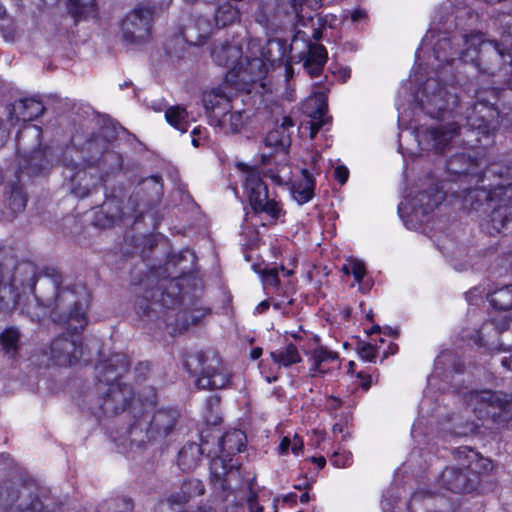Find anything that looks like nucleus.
Here are the masks:
<instances>
[{
  "instance_id": "57",
  "label": "nucleus",
  "mask_w": 512,
  "mask_h": 512,
  "mask_svg": "<svg viewBox=\"0 0 512 512\" xmlns=\"http://www.w3.org/2000/svg\"><path fill=\"white\" fill-rule=\"evenodd\" d=\"M355 363L353 361H349L347 373L352 374L354 372Z\"/></svg>"
},
{
  "instance_id": "48",
  "label": "nucleus",
  "mask_w": 512,
  "mask_h": 512,
  "mask_svg": "<svg viewBox=\"0 0 512 512\" xmlns=\"http://www.w3.org/2000/svg\"><path fill=\"white\" fill-rule=\"evenodd\" d=\"M24 133L35 135L38 137L40 135V129L35 125H31L25 129Z\"/></svg>"
},
{
  "instance_id": "7",
  "label": "nucleus",
  "mask_w": 512,
  "mask_h": 512,
  "mask_svg": "<svg viewBox=\"0 0 512 512\" xmlns=\"http://www.w3.org/2000/svg\"><path fill=\"white\" fill-rule=\"evenodd\" d=\"M476 343L499 351L512 350V318L486 322L478 331Z\"/></svg>"
},
{
  "instance_id": "37",
  "label": "nucleus",
  "mask_w": 512,
  "mask_h": 512,
  "mask_svg": "<svg viewBox=\"0 0 512 512\" xmlns=\"http://www.w3.org/2000/svg\"><path fill=\"white\" fill-rule=\"evenodd\" d=\"M359 357L366 362L374 361L377 353V348L371 343H359L357 347Z\"/></svg>"
},
{
  "instance_id": "53",
  "label": "nucleus",
  "mask_w": 512,
  "mask_h": 512,
  "mask_svg": "<svg viewBox=\"0 0 512 512\" xmlns=\"http://www.w3.org/2000/svg\"><path fill=\"white\" fill-rule=\"evenodd\" d=\"M188 485H189V486H195V489L197 490V491H196V493H197V494H199V495H200V494H202V493H203V488H202V486H201L200 482H198V481H191V482H189V484H188Z\"/></svg>"
},
{
  "instance_id": "10",
  "label": "nucleus",
  "mask_w": 512,
  "mask_h": 512,
  "mask_svg": "<svg viewBox=\"0 0 512 512\" xmlns=\"http://www.w3.org/2000/svg\"><path fill=\"white\" fill-rule=\"evenodd\" d=\"M152 12L148 8H136L122 21L123 38L131 43L146 39L150 34Z\"/></svg>"
},
{
  "instance_id": "24",
  "label": "nucleus",
  "mask_w": 512,
  "mask_h": 512,
  "mask_svg": "<svg viewBox=\"0 0 512 512\" xmlns=\"http://www.w3.org/2000/svg\"><path fill=\"white\" fill-rule=\"evenodd\" d=\"M246 436L241 430L234 429L226 433L219 442L222 453L235 454L243 451Z\"/></svg>"
},
{
  "instance_id": "9",
  "label": "nucleus",
  "mask_w": 512,
  "mask_h": 512,
  "mask_svg": "<svg viewBox=\"0 0 512 512\" xmlns=\"http://www.w3.org/2000/svg\"><path fill=\"white\" fill-rule=\"evenodd\" d=\"M444 200V193L434 187L428 192H423L412 199H405L398 206V212L401 217H411L419 219L420 216L427 215L438 204Z\"/></svg>"
},
{
  "instance_id": "42",
  "label": "nucleus",
  "mask_w": 512,
  "mask_h": 512,
  "mask_svg": "<svg viewBox=\"0 0 512 512\" xmlns=\"http://www.w3.org/2000/svg\"><path fill=\"white\" fill-rule=\"evenodd\" d=\"M334 176L341 184H344L348 179L349 171L345 166H337L334 171Z\"/></svg>"
},
{
  "instance_id": "2",
  "label": "nucleus",
  "mask_w": 512,
  "mask_h": 512,
  "mask_svg": "<svg viewBox=\"0 0 512 512\" xmlns=\"http://www.w3.org/2000/svg\"><path fill=\"white\" fill-rule=\"evenodd\" d=\"M128 366V360L120 354L112 356L109 362H101L95 366L97 391L102 400L100 408L105 414H118L129 403L132 395L130 388L118 382V377Z\"/></svg>"
},
{
  "instance_id": "46",
  "label": "nucleus",
  "mask_w": 512,
  "mask_h": 512,
  "mask_svg": "<svg viewBox=\"0 0 512 512\" xmlns=\"http://www.w3.org/2000/svg\"><path fill=\"white\" fill-rule=\"evenodd\" d=\"M42 506L41 503L36 500L34 501L30 507H27L24 510H21L20 512H41Z\"/></svg>"
},
{
  "instance_id": "26",
  "label": "nucleus",
  "mask_w": 512,
  "mask_h": 512,
  "mask_svg": "<svg viewBox=\"0 0 512 512\" xmlns=\"http://www.w3.org/2000/svg\"><path fill=\"white\" fill-rule=\"evenodd\" d=\"M442 481L451 491L462 492L467 489L468 478L462 470L446 468L442 473Z\"/></svg>"
},
{
  "instance_id": "4",
  "label": "nucleus",
  "mask_w": 512,
  "mask_h": 512,
  "mask_svg": "<svg viewBox=\"0 0 512 512\" xmlns=\"http://www.w3.org/2000/svg\"><path fill=\"white\" fill-rule=\"evenodd\" d=\"M236 167L244 182L245 194L253 210V217L263 220V226L276 223L284 212L279 202L268 197L267 187L259 172L244 163H237Z\"/></svg>"
},
{
  "instance_id": "64",
  "label": "nucleus",
  "mask_w": 512,
  "mask_h": 512,
  "mask_svg": "<svg viewBox=\"0 0 512 512\" xmlns=\"http://www.w3.org/2000/svg\"><path fill=\"white\" fill-rule=\"evenodd\" d=\"M219 460L218 459H214L212 461V467L216 466L218 464Z\"/></svg>"
},
{
  "instance_id": "50",
  "label": "nucleus",
  "mask_w": 512,
  "mask_h": 512,
  "mask_svg": "<svg viewBox=\"0 0 512 512\" xmlns=\"http://www.w3.org/2000/svg\"><path fill=\"white\" fill-rule=\"evenodd\" d=\"M502 365L508 370L512 371V354L509 357H505L502 359Z\"/></svg>"
},
{
  "instance_id": "19",
  "label": "nucleus",
  "mask_w": 512,
  "mask_h": 512,
  "mask_svg": "<svg viewBox=\"0 0 512 512\" xmlns=\"http://www.w3.org/2000/svg\"><path fill=\"white\" fill-rule=\"evenodd\" d=\"M149 420L150 414L146 412L131 426L127 439L131 449L141 448L147 442L156 439L153 430L148 426Z\"/></svg>"
},
{
  "instance_id": "41",
  "label": "nucleus",
  "mask_w": 512,
  "mask_h": 512,
  "mask_svg": "<svg viewBox=\"0 0 512 512\" xmlns=\"http://www.w3.org/2000/svg\"><path fill=\"white\" fill-rule=\"evenodd\" d=\"M288 170L287 167H282L278 174H271L270 178L278 185H283L288 183L289 177L284 172Z\"/></svg>"
},
{
  "instance_id": "3",
  "label": "nucleus",
  "mask_w": 512,
  "mask_h": 512,
  "mask_svg": "<svg viewBox=\"0 0 512 512\" xmlns=\"http://www.w3.org/2000/svg\"><path fill=\"white\" fill-rule=\"evenodd\" d=\"M466 49L460 58L475 63L484 74L512 76V54L506 53L498 44L485 41L480 33L465 39Z\"/></svg>"
},
{
  "instance_id": "51",
  "label": "nucleus",
  "mask_w": 512,
  "mask_h": 512,
  "mask_svg": "<svg viewBox=\"0 0 512 512\" xmlns=\"http://www.w3.org/2000/svg\"><path fill=\"white\" fill-rule=\"evenodd\" d=\"M249 506H250V512H262L263 511V508L260 505H258L256 502H254L253 500H250Z\"/></svg>"
},
{
  "instance_id": "54",
  "label": "nucleus",
  "mask_w": 512,
  "mask_h": 512,
  "mask_svg": "<svg viewBox=\"0 0 512 512\" xmlns=\"http://www.w3.org/2000/svg\"><path fill=\"white\" fill-rule=\"evenodd\" d=\"M262 355V349L261 348H254L251 351V358L256 360Z\"/></svg>"
},
{
  "instance_id": "1",
  "label": "nucleus",
  "mask_w": 512,
  "mask_h": 512,
  "mask_svg": "<svg viewBox=\"0 0 512 512\" xmlns=\"http://www.w3.org/2000/svg\"><path fill=\"white\" fill-rule=\"evenodd\" d=\"M212 57L218 65L229 68L226 78L231 82H236L234 78L243 83L254 82L276 63H284L286 81L294 73L286 42L280 39L269 40L265 46L258 40L249 41L244 59L241 48L236 45L215 46Z\"/></svg>"
},
{
  "instance_id": "60",
  "label": "nucleus",
  "mask_w": 512,
  "mask_h": 512,
  "mask_svg": "<svg viewBox=\"0 0 512 512\" xmlns=\"http://www.w3.org/2000/svg\"><path fill=\"white\" fill-rule=\"evenodd\" d=\"M281 270L286 276H290L293 273L292 270H286L284 267Z\"/></svg>"
},
{
  "instance_id": "32",
  "label": "nucleus",
  "mask_w": 512,
  "mask_h": 512,
  "mask_svg": "<svg viewBox=\"0 0 512 512\" xmlns=\"http://www.w3.org/2000/svg\"><path fill=\"white\" fill-rule=\"evenodd\" d=\"M200 457V449L196 444L185 446L179 453V464L185 470L193 468Z\"/></svg>"
},
{
  "instance_id": "35",
  "label": "nucleus",
  "mask_w": 512,
  "mask_h": 512,
  "mask_svg": "<svg viewBox=\"0 0 512 512\" xmlns=\"http://www.w3.org/2000/svg\"><path fill=\"white\" fill-rule=\"evenodd\" d=\"M331 462L338 468L349 467L353 462V455L350 451L338 450L332 455Z\"/></svg>"
},
{
  "instance_id": "28",
  "label": "nucleus",
  "mask_w": 512,
  "mask_h": 512,
  "mask_svg": "<svg viewBox=\"0 0 512 512\" xmlns=\"http://www.w3.org/2000/svg\"><path fill=\"white\" fill-rule=\"evenodd\" d=\"M165 118L171 126L181 132L187 131L191 120L188 112L181 106H174L167 109Z\"/></svg>"
},
{
  "instance_id": "17",
  "label": "nucleus",
  "mask_w": 512,
  "mask_h": 512,
  "mask_svg": "<svg viewBox=\"0 0 512 512\" xmlns=\"http://www.w3.org/2000/svg\"><path fill=\"white\" fill-rule=\"evenodd\" d=\"M10 269L0 265V311L8 312L17 305L19 293Z\"/></svg>"
},
{
  "instance_id": "22",
  "label": "nucleus",
  "mask_w": 512,
  "mask_h": 512,
  "mask_svg": "<svg viewBox=\"0 0 512 512\" xmlns=\"http://www.w3.org/2000/svg\"><path fill=\"white\" fill-rule=\"evenodd\" d=\"M293 121L288 116H283L280 129L270 131L265 139V145L273 148L284 149L290 144V135L288 129L293 127Z\"/></svg>"
},
{
  "instance_id": "20",
  "label": "nucleus",
  "mask_w": 512,
  "mask_h": 512,
  "mask_svg": "<svg viewBox=\"0 0 512 512\" xmlns=\"http://www.w3.org/2000/svg\"><path fill=\"white\" fill-rule=\"evenodd\" d=\"M315 182L312 174L307 170L301 171V177L291 185V194L298 204L309 202L314 196Z\"/></svg>"
},
{
  "instance_id": "45",
  "label": "nucleus",
  "mask_w": 512,
  "mask_h": 512,
  "mask_svg": "<svg viewBox=\"0 0 512 512\" xmlns=\"http://www.w3.org/2000/svg\"><path fill=\"white\" fill-rule=\"evenodd\" d=\"M191 495H192V493H191V492H187V491H185V492H184V495H183L180 499H175V498L171 497V498L168 500V503H167V504H163V506H162V511L164 512L163 508L168 507L170 502H175V503H177V504H182V503L187 502V501H188V499H189V497H190Z\"/></svg>"
},
{
  "instance_id": "58",
  "label": "nucleus",
  "mask_w": 512,
  "mask_h": 512,
  "mask_svg": "<svg viewBox=\"0 0 512 512\" xmlns=\"http://www.w3.org/2000/svg\"><path fill=\"white\" fill-rule=\"evenodd\" d=\"M309 501V494L308 493H303L301 496H300V502L302 503H306Z\"/></svg>"
},
{
  "instance_id": "47",
  "label": "nucleus",
  "mask_w": 512,
  "mask_h": 512,
  "mask_svg": "<svg viewBox=\"0 0 512 512\" xmlns=\"http://www.w3.org/2000/svg\"><path fill=\"white\" fill-rule=\"evenodd\" d=\"M270 304L268 301L264 300L262 302H260L256 308H255V312L256 313H262L264 312L265 310H267L269 308Z\"/></svg>"
},
{
  "instance_id": "6",
  "label": "nucleus",
  "mask_w": 512,
  "mask_h": 512,
  "mask_svg": "<svg viewBox=\"0 0 512 512\" xmlns=\"http://www.w3.org/2000/svg\"><path fill=\"white\" fill-rule=\"evenodd\" d=\"M206 108L210 109V124L219 128L225 134H235L241 131L247 122L246 111L234 110L230 100L215 93L205 98Z\"/></svg>"
},
{
  "instance_id": "29",
  "label": "nucleus",
  "mask_w": 512,
  "mask_h": 512,
  "mask_svg": "<svg viewBox=\"0 0 512 512\" xmlns=\"http://www.w3.org/2000/svg\"><path fill=\"white\" fill-rule=\"evenodd\" d=\"M490 304L499 310L512 309V285H507L488 294Z\"/></svg>"
},
{
  "instance_id": "27",
  "label": "nucleus",
  "mask_w": 512,
  "mask_h": 512,
  "mask_svg": "<svg viewBox=\"0 0 512 512\" xmlns=\"http://www.w3.org/2000/svg\"><path fill=\"white\" fill-rule=\"evenodd\" d=\"M20 332L15 327H8L0 334L1 350L8 357H14L19 349Z\"/></svg>"
},
{
  "instance_id": "39",
  "label": "nucleus",
  "mask_w": 512,
  "mask_h": 512,
  "mask_svg": "<svg viewBox=\"0 0 512 512\" xmlns=\"http://www.w3.org/2000/svg\"><path fill=\"white\" fill-rule=\"evenodd\" d=\"M26 206V198L20 190H15L12 192L10 197V207L15 212H21L25 209Z\"/></svg>"
},
{
  "instance_id": "36",
  "label": "nucleus",
  "mask_w": 512,
  "mask_h": 512,
  "mask_svg": "<svg viewBox=\"0 0 512 512\" xmlns=\"http://www.w3.org/2000/svg\"><path fill=\"white\" fill-rule=\"evenodd\" d=\"M469 459H471V464L469 465L472 471L477 472V468L480 467L484 471H488L492 469V463L489 459L480 457L477 453L472 450H469V454L467 455Z\"/></svg>"
},
{
  "instance_id": "63",
  "label": "nucleus",
  "mask_w": 512,
  "mask_h": 512,
  "mask_svg": "<svg viewBox=\"0 0 512 512\" xmlns=\"http://www.w3.org/2000/svg\"><path fill=\"white\" fill-rule=\"evenodd\" d=\"M200 134V128H194L193 129V135Z\"/></svg>"
},
{
  "instance_id": "40",
  "label": "nucleus",
  "mask_w": 512,
  "mask_h": 512,
  "mask_svg": "<svg viewBox=\"0 0 512 512\" xmlns=\"http://www.w3.org/2000/svg\"><path fill=\"white\" fill-rule=\"evenodd\" d=\"M262 281L266 287H276L279 283L278 271L276 268L264 270L262 272Z\"/></svg>"
},
{
  "instance_id": "49",
  "label": "nucleus",
  "mask_w": 512,
  "mask_h": 512,
  "mask_svg": "<svg viewBox=\"0 0 512 512\" xmlns=\"http://www.w3.org/2000/svg\"><path fill=\"white\" fill-rule=\"evenodd\" d=\"M311 461L314 462L320 469L326 465V459L324 457H312Z\"/></svg>"
},
{
  "instance_id": "52",
  "label": "nucleus",
  "mask_w": 512,
  "mask_h": 512,
  "mask_svg": "<svg viewBox=\"0 0 512 512\" xmlns=\"http://www.w3.org/2000/svg\"><path fill=\"white\" fill-rule=\"evenodd\" d=\"M352 21L357 22L364 18V13L361 11H354L351 15Z\"/></svg>"
},
{
  "instance_id": "38",
  "label": "nucleus",
  "mask_w": 512,
  "mask_h": 512,
  "mask_svg": "<svg viewBox=\"0 0 512 512\" xmlns=\"http://www.w3.org/2000/svg\"><path fill=\"white\" fill-rule=\"evenodd\" d=\"M351 274L354 276L356 282L360 283L366 274L365 264L356 258H349Z\"/></svg>"
},
{
  "instance_id": "23",
  "label": "nucleus",
  "mask_w": 512,
  "mask_h": 512,
  "mask_svg": "<svg viewBox=\"0 0 512 512\" xmlns=\"http://www.w3.org/2000/svg\"><path fill=\"white\" fill-rule=\"evenodd\" d=\"M175 415L170 411H158L150 415L148 426L153 430L155 438L168 435L175 425Z\"/></svg>"
},
{
  "instance_id": "12",
  "label": "nucleus",
  "mask_w": 512,
  "mask_h": 512,
  "mask_svg": "<svg viewBox=\"0 0 512 512\" xmlns=\"http://www.w3.org/2000/svg\"><path fill=\"white\" fill-rule=\"evenodd\" d=\"M499 92L492 88L488 90L480 89L476 92L477 103L473 108V113L476 112L481 114L480 123H477L474 120L473 116H469V124L473 128H477L483 131H487L490 128H494L495 126L492 124V120L495 117H498V111L493 107L492 100H496L498 98Z\"/></svg>"
},
{
  "instance_id": "18",
  "label": "nucleus",
  "mask_w": 512,
  "mask_h": 512,
  "mask_svg": "<svg viewBox=\"0 0 512 512\" xmlns=\"http://www.w3.org/2000/svg\"><path fill=\"white\" fill-rule=\"evenodd\" d=\"M306 109L312 118L310 121V137L313 139L317 132L329 122L326 116L327 104L325 95L317 93L306 101Z\"/></svg>"
},
{
  "instance_id": "31",
  "label": "nucleus",
  "mask_w": 512,
  "mask_h": 512,
  "mask_svg": "<svg viewBox=\"0 0 512 512\" xmlns=\"http://www.w3.org/2000/svg\"><path fill=\"white\" fill-rule=\"evenodd\" d=\"M238 19V9L229 3L221 5L215 13L216 24L220 27H226Z\"/></svg>"
},
{
  "instance_id": "14",
  "label": "nucleus",
  "mask_w": 512,
  "mask_h": 512,
  "mask_svg": "<svg viewBox=\"0 0 512 512\" xmlns=\"http://www.w3.org/2000/svg\"><path fill=\"white\" fill-rule=\"evenodd\" d=\"M87 300L81 302L75 301V295L72 291H62L59 293L56 299L55 309L63 310L70 305H73L72 309H69L65 316V321L68 325V329L74 332L83 330L86 325L84 306Z\"/></svg>"
},
{
  "instance_id": "33",
  "label": "nucleus",
  "mask_w": 512,
  "mask_h": 512,
  "mask_svg": "<svg viewBox=\"0 0 512 512\" xmlns=\"http://www.w3.org/2000/svg\"><path fill=\"white\" fill-rule=\"evenodd\" d=\"M95 0H69V10L77 17H89L95 13Z\"/></svg>"
},
{
  "instance_id": "56",
  "label": "nucleus",
  "mask_w": 512,
  "mask_h": 512,
  "mask_svg": "<svg viewBox=\"0 0 512 512\" xmlns=\"http://www.w3.org/2000/svg\"><path fill=\"white\" fill-rule=\"evenodd\" d=\"M348 267H350L349 258L346 260V263L342 267V271L347 275L351 273V270L348 269Z\"/></svg>"
},
{
  "instance_id": "8",
  "label": "nucleus",
  "mask_w": 512,
  "mask_h": 512,
  "mask_svg": "<svg viewBox=\"0 0 512 512\" xmlns=\"http://www.w3.org/2000/svg\"><path fill=\"white\" fill-rule=\"evenodd\" d=\"M457 97L444 86H440L438 80L428 79L424 85L423 99L421 104L423 109L431 117H442L450 106H455Z\"/></svg>"
},
{
  "instance_id": "15",
  "label": "nucleus",
  "mask_w": 512,
  "mask_h": 512,
  "mask_svg": "<svg viewBox=\"0 0 512 512\" xmlns=\"http://www.w3.org/2000/svg\"><path fill=\"white\" fill-rule=\"evenodd\" d=\"M458 125L455 122H449L445 125L434 127L425 135H420L418 132V142L424 150L444 148L449 141H451L458 132Z\"/></svg>"
},
{
  "instance_id": "55",
  "label": "nucleus",
  "mask_w": 512,
  "mask_h": 512,
  "mask_svg": "<svg viewBox=\"0 0 512 512\" xmlns=\"http://www.w3.org/2000/svg\"><path fill=\"white\" fill-rule=\"evenodd\" d=\"M312 38H314L315 40H319L321 38V31L319 28H314L313 29V33H312Z\"/></svg>"
},
{
  "instance_id": "44",
  "label": "nucleus",
  "mask_w": 512,
  "mask_h": 512,
  "mask_svg": "<svg viewBox=\"0 0 512 512\" xmlns=\"http://www.w3.org/2000/svg\"><path fill=\"white\" fill-rule=\"evenodd\" d=\"M357 379H359V385L364 389L367 390L370 388L372 384V377L370 375L363 374L362 372H359L356 374Z\"/></svg>"
},
{
  "instance_id": "34",
  "label": "nucleus",
  "mask_w": 512,
  "mask_h": 512,
  "mask_svg": "<svg viewBox=\"0 0 512 512\" xmlns=\"http://www.w3.org/2000/svg\"><path fill=\"white\" fill-rule=\"evenodd\" d=\"M16 108H23L26 110V112L22 114L23 120H33L40 116L44 111L42 104L34 99L21 100Z\"/></svg>"
},
{
  "instance_id": "59",
  "label": "nucleus",
  "mask_w": 512,
  "mask_h": 512,
  "mask_svg": "<svg viewBox=\"0 0 512 512\" xmlns=\"http://www.w3.org/2000/svg\"><path fill=\"white\" fill-rule=\"evenodd\" d=\"M510 42H511V41H510V39H509V37H508V36H504V37L502 38V45H504V44H505V45H508V44H510Z\"/></svg>"
},
{
  "instance_id": "13",
  "label": "nucleus",
  "mask_w": 512,
  "mask_h": 512,
  "mask_svg": "<svg viewBox=\"0 0 512 512\" xmlns=\"http://www.w3.org/2000/svg\"><path fill=\"white\" fill-rule=\"evenodd\" d=\"M302 42L307 47V53L302 58L304 68L312 77L319 75L327 61V51L323 45L312 44L310 36L304 31H297L292 39L291 47L296 46L298 42Z\"/></svg>"
},
{
  "instance_id": "62",
  "label": "nucleus",
  "mask_w": 512,
  "mask_h": 512,
  "mask_svg": "<svg viewBox=\"0 0 512 512\" xmlns=\"http://www.w3.org/2000/svg\"><path fill=\"white\" fill-rule=\"evenodd\" d=\"M286 98H287L288 100H290V101H291V100H293V93H292V92H289V93L286 95Z\"/></svg>"
},
{
  "instance_id": "30",
  "label": "nucleus",
  "mask_w": 512,
  "mask_h": 512,
  "mask_svg": "<svg viewBox=\"0 0 512 512\" xmlns=\"http://www.w3.org/2000/svg\"><path fill=\"white\" fill-rule=\"evenodd\" d=\"M304 449L302 438L298 434L284 436L278 446V453L281 456L287 455L291 451L295 456H299Z\"/></svg>"
},
{
  "instance_id": "61",
  "label": "nucleus",
  "mask_w": 512,
  "mask_h": 512,
  "mask_svg": "<svg viewBox=\"0 0 512 512\" xmlns=\"http://www.w3.org/2000/svg\"><path fill=\"white\" fill-rule=\"evenodd\" d=\"M192 144L195 146V147H198L199 146V141L198 139H196L195 137L192 138Z\"/></svg>"
},
{
  "instance_id": "11",
  "label": "nucleus",
  "mask_w": 512,
  "mask_h": 512,
  "mask_svg": "<svg viewBox=\"0 0 512 512\" xmlns=\"http://www.w3.org/2000/svg\"><path fill=\"white\" fill-rule=\"evenodd\" d=\"M306 354L309 364L308 371L312 378H326L340 369L338 353L323 346H318Z\"/></svg>"
},
{
  "instance_id": "43",
  "label": "nucleus",
  "mask_w": 512,
  "mask_h": 512,
  "mask_svg": "<svg viewBox=\"0 0 512 512\" xmlns=\"http://www.w3.org/2000/svg\"><path fill=\"white\" fill-rule=\"evenodd\" d=\"M321 1L322 0H305V3L301 5V8L300 10L297 12L298 13V17L301 19V18H304L305 17V7H312L313 9H317L318 7L321 6Z\"/></svg>"
},
{
  "instance_id": "5",
  "label": "nucleus",
  "mask_w": 512,
  "mask_h": 512,
  "mask_svg": "<svg viewBox=\"0 0 512 512\" xmlns=\"http://www.w3.org/2000/svg\"><path fill=\"white\" fill-rule=\"evenodd\" d=\"M467 405L482 419H491L498 428L512 427V396L490 390L471 391Z\"/></svg>"
},
{
  "instance_id": "25",
  "label": "nucleus",
  "mask_w": 512,
  "mask_h": 512,
  "mask_svg": "<svg viewBox=\"0 0 512 512\" xmlns=\"http://www.w3.org/2000/svg\"><path fill=\"white\" fill-rule=\"evenodd\" d=\"M229 374L226 370H214L208 372L197 381V386L200 389H221L228 385Z\"/></svg>"
},
{
  "instance_id": "16",
  "label": "nucleus",
  "mask_w": 512,
  "mask_h": 512,
  "mask_svg": "<svg viewBox=\"0 0 512 512\" xmlns=\"http://www.w3.org/2000/svg\"><path fill=\"white\" fill-rule=\"evenodd\" d=\"M82 352L76 340L60 337L51 344V359L58 366H72L78 362Z\"/></svg>"
},
{
  "instance_id": "21",
  "label": "nucleus",
  "mask_w": 512,
  "mask_h": 512,
  "mask_svg": "<svg viewBox=\"0 0 512 512\" xmlns=\"http://www.w3.org/2000/svg\"><path fill=\"white\" fill-rule=\"evenodd\" d=\"M272 362L278 367L289 368L302 362V356L295 344H287L277 350L270 352Z\"/></svg>"
}]
</instances>
